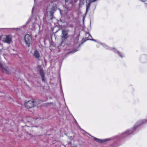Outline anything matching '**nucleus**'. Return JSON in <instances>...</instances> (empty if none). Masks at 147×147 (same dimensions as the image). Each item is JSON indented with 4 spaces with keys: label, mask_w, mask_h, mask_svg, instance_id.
Wrapping results in <instances>:
<instances>
[{
    "label": "nucleus",
    "mask_w": 147,
    "mask_h": 147,
    "mask_svg": "<svg viewBox=\"0 0 147 147\" xmlns=\"http://www.w3.org/2000/svg\"><path fill=\"white\" fill-rule=\"evenodd\" d=\"M3 29H7L8 30H14L16 31H18L20 30V29L19 28H3Z\"/></svg>",
    "instance_id": "16"
},
{
    "label": "nucleus",
    "mask_w": 147,
    "mask_h": 147,
    "mask_svg": "<svg viewBox=\"0 0 147 147\" xmlns=\"http://www.w3.org/2000/svg\"><path fill=\"white\" fill-rule=\"evenodd\" d=\"M8 51V50L7 49H5L3 48L2 45L1 43H0V53L3 52V55L4 58L5 59H6L5 56H6L7 55L6 54L4 53H6Z\"/></svg>",
    "instance_id": "9"
},
{
    "label": "nucleus",
    "mask_w": 147,
    "mask_h": 147,
    "mask_svg": "<svg viewBox=\"0 0 147 147\" xmlns=\"http://www.w3.org/2000/svg\"><path fill=\"white\" fill-rule=\"evenodd\" d=\"M0 69L2 70L4 73L7 74L9 73V69L5 66V64L4 63H1L0 58Z\"/></svg>",
    "instance_id": "5"
},
{
    "label": "nucleus",
    "mask_w": 147,
    "mask_h": 147,
    "mask_svg": "<svg viewBox=\"0 0 147 147\" xmlns=\"http://www.w3.org/2000/svg\"><path fill=\"white\" fill-rule=\"evenodd\" d=\"M36 101H28L25 103V107L27 109L31 108L37 104H35Z\"/></svg>",
    "instance_id": "6"
},
{
    "label": "nucleus",
    "mask_w": 147,
    "mask_h": 147,
    "mask_svg": "<svg viewBox=\"0 0 147 147\" xmlns=\"http://www.w3.org/2000/svg\"><path fill=\"white\" fill-rule=\"evenodd\" d=\"M33 56L35 58L39 59L40 57V54L39 52L37 50H35L34 52Z\"/></svg>",
    "instance_id": "12"
},
{
    "label": "nucleus",
    "mask_w": 147,
    "mask_h": 147,
    "mask_svg": "<svg viewBox=\"0 0 147 147\" xmlns=\"http://www.w3.org/2000/svg\"><path fill=\"white\" fill-rule=\"evenodd\" d=\"M99 44L102 45L106 49L111 51L116 54H117L121 57L123 58L124 57V55L123 53L117 51L115 48L110 47L104 43L100 42Z\"/></svg>",
    "instance_id": "3"
},
{
    "label": "nucleus",
    "mask_w": 147,
    "mask_h": 147,
    "mask_svg": "<svg viewBox=\"0 0 147 147\" xmlns=\"http://www.w3.org/2000/svg\"><path fill=\"white\" fill-rule=\"evenodd\" d=\"M69 0H65V3L68 2Z\"/></svg>",
    "instance_id": "17"
},
{
    "label": "nucleus",
    "mask_w": 147,
    "mask_h": 147,
    "mask_svg": "<svg viewBox=\"0 0 147 147\" xmlns=\"http://www.w3.org/2000/svg\"><path fill=\"white\" fill-rule=\"evenodd\" d=\"M24 40L26 45L28 47H29L30 44V42L32 40L31 37L28 34H26L25 36Z\"/></svg>",
    "instance_id": "7"
},
{
    "label": "nucleus",
    "mask_w": 147,
    "mask_h": 147,
    "mask_svg": "<svg viewBox=\"0 0 147 147\" xmlns=\"http://www.w3.org/2000/svg\"><path fill=\"white\" fill-rule=\"evenodd\" d=\"M30 20L32 21V27H30V28L32 30H34L37 27L40 28L39 24L40 23L41 21L38 16H34L30 20H28L26 23V24L28 23Z\"/></svg>",
    "instance_id": "2"
},
{
    "label": "nucleus",
    "mask_w": 147,
    "mask_h": 147,
    "mask_svg": "<svg viewBox=\"0 0 147 147\" xmlns=\"http://www.w3.org/2000/svg\"><path fill=\"white\" fill-rule=\"evenodd\" d=\"M39 73L40 75L42 78V81L43 82H45V76L42 70L40 69V70Z\"/></svg>",
    "instance_id": "14"
},
{
    "label": "nucleus",
    "mask_w": 147,
    "mask_h": 147,
    "mask_svg": "<svg viewBox=\"0 0 147 147\" xmlns=\"http://www.w3.org/2000/svg\"><path fill=\"white\" fill-rule=\"evenodd\" d=\"M96 0H93V1H90V0L89 3H88L86 4V13H87L88 12L90 8V7L91 3L93 2H95Z\"/></svg>",
    "instance_id": "11"
},
{
    "label": "nucleus",
    "mask_w": 147,
    "mask_h": 147,
    "mask_svg": "<svg viewBox=\"0 0 147 147\" xmlns=\"http://www.w3.org/2000/svg\"><path fill=\"white\" fill-rule=\"evenodd\" d=\"M57 6L56 3V1L54 2V5L51 8V10L50 11V16H52L53 14L54 11H55L57 8Z\"/></svg>",
    "instance_id": "10"
},
{
    "label": "nucleus",
    "mask_w": 147,
    "mask_h": 147,
    "mask_svg": "<svg viewBox=\"0 0 147 147\" xmlns=\"http://www.w3.org/2000/svg\"><path fill=\"white\" fill-rule=\"evenodd\" d=\"M68 32L67 30H63L62 31L61 37L62 39H66L69 37Z\"/></svg>",
    "instance_id": "8"
},
{
    "label": "nucleus",
    "mask_w": 147,
    "mask_h": 147,
    "mask_svg": "<svg viewBox=\"0 0 147 147\" xmlns=\"http://www.w3.org/2000/svg\"><path fill=\"white\" fill-rule=\"evenodd\" d=\"M64 101H65V99L64 98Z\"/></svg>",
    "instance_id": "20"
},
{
    "label": "nucleus",
    "mask_w": 147,
    "mask_h": 147,
    "mask_svg": "<svg viewBox=\"0 0 147 147\" xmlns=\"http://www.w3.org/2000/svg\"><path fill=\"white\" fill-rule=\"evenodd\" d=\"M86 36L88 37V38H89L87 40H90L96 42V40L90 38H92V36L89 32H86Z\"/></svg>",
    "instance_id": "15"
},
{
    "label": "nucleus",
    "mask_w": 147,
    "mask_h": 147,
    "mask_svg": "<svg viewBox=\"0 0 147 147\" xmlns=\"http://www.w3.org/2000/svg\"><path fill=\"white\" fill-rule=\"evenodd\" d=\"M77 51H78V50H76L75 51H74L73 52L74 53H75V52H76Z\"/></svg>",
    "instance_id": "18"
},
{
    "label": "nucleus",
    "mask_w": 147,
    "mask_h": 147,
    "mask_svg": "<svg viewBox=\"0 0 147 147\" xmlns=\"http://www.w3.org/2000/svg\"><path fill=\"white\" fill-rule=\"evenodd\" d=\"M26 127H27L26 126H24V128H26Z\"/></svg>",
    "instance_id": "19"
},
{
    "label": "nucleus",
    "mask_w": 147,
    "mask_h": 147,
    "mask_svg": "<svg viewBox=\"0 0 147 147\" xmlns=\"http://www.w3.org/2000/svg\"><path fill=\"white\" fill-rule=\"evenodd\" d=\"M141 62L142 63H144L147 61V56L146 55H143L141 56Z\"/></svg>",
    "instance_id": "13"
},
{
    "label": "nucleus",
    "mask_w": 147,
    "mask_h": 147,
    "mask_svg": "<svg viewBox=\"0 0 147 147\" xmlns=\"http://www.w3.org/2000/svg\"><path fill=\"white\" fill-rule=\"evenodd\" d=\"M147 122V119H143L138 121L134 125L133 128L128 129L121 133V139L128 136L134 132L136 129L140 125L145 123Z\"/></svg>",
    "instance_id": "1"
},
{
    "label": "nucleus",
    "mask_w": 147,
    "mask_h": 147,
    "mask_svg": "<svg viewBox=\"0 0 147 147\" xmlns=\"http://www.w3.org/2000/svg\"><path fill=\"white\" fill-rule=\"evenodd\" d=\"M1 39L4 42L9 44L12 40L11 36L10 35L3 36Z\"/></svg>",
    "instance_id": "4"
}]
</instances>
